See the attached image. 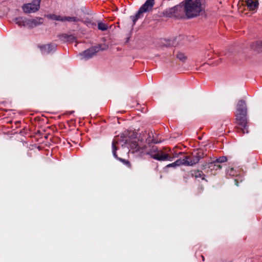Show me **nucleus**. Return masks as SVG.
<instances>
[{
    "mask_svg": "<svg viewBox=\"0 0 262 262\" xmlns=\"http://www.w3.org/2000/svg\"><path fill=\"white\" fill-rule=\"evenodd\" d=\"M184 10L188 18L195 17L204 10L201 0H185Z\"/></svg>",
    "mask_w": 262,
    "mask_h": 262,
    "instance_id": "f257e3e1",
    "label": "nucleus"
},
{
    "mask_svg": "<svg viewBox=\"0 0 262 262\" xmlns=\"http://www.w3.org/2000/svg\"><path fill=\"white\" fill-rule=\"evenodd\" d=\"M235 116L237 129L244 134L246 128V104L244 100H241L238 101Z\"/></svg>",
    "mask_w": 262,
    "mask_h": 262,
    "instance_id": "f03ea898",
    "label": "nucleus"
},
{
    "mask_svg": "<svg viewBox=\"0 0 262 262\" xmlns=\"http://www.w3.org/2000/svg\"><path fill=\"white\" fill-rule=\"evenodd\" d=\"M144 155L150 156L151 158L160 161L173 160V157H172L169 154H166L162 151L159 150L158 148L156 146H152L150 149L146 150V146H144Z\"/></svg>",
    "mask_w": 262,
    "mask_h": 262,
    "instance_id": "7ed1b4c3",
    "label": "nucleus"
},
{
    "mask_svg": "<svg viewBox=\"0 0 262 262\" xmlns=\"http://www.w3.org/2000/svg\"><path fill=\"white\" fill-rule=\"evenodd\" d=\"M205 157V154L202 149H198L193 155L192 158L186 156L184 158V165L192 166L199 163L200 160Z\"/></svg>",
    "mask_w": 262,
    "mask_h": 262,
    "instance_id": "20e7f679",
    "label": "nucleus"
},
{
    "mask_svg": "<svg viewBox=\"0 0 262 262\" xmlns=\"http://www.w3.org/2000/svg\"><path fill=\"white\" fill-rule=\"evenodd\" d=\"M40 3V0H33L31 3L24 5L22 8L25 13H34L39 9Z\"/></svg>",
    "mask_w": 262,
    "mask_h": 262,
    "instance_id": "39448f33",
    "label": "nucleus"
},
{
    "mask_svg": "<svg viewBox=\"0 0 262 262\" xmlns=\"http://www.w3.org/2000/svg\"><path fill=\"white\" fill-rule=\"evenodd\" d=\"M100 46L92 47L83 52L79 53V56L81 57L82 59L88 60L91 58L100 50Z\"/></svg>",
    "mask_w": 262,
    "mask_h": 262,
    "instance_id": "423d86ee",
    "label": "nucleus"
},
{
    "mask_svg": "<svg viewBox=\"0 0 262 262\" xmlns=\"http://www.w3.org/2000/svg\"><path fill=\"white\" fill-rule=\"evenodd\" d=\"M258 0H247V16L256 13L258 8Z\"/></svg>",
    "mask_w": 262,
    "mask_h": 262,
    "instance_id": "0eeeda50",
    "label": "nucleus"
},
{
    "mask_svg": "<svg viewBox=\"0 0 262 262\" xmlns=\"http://www.w3.org/2000/svg\"><path fill=\"white\" fill-rule=\"evenodd\" d=\"M42 22L43 19L41 17H36L34 19H27L26 18L25 25L29 28H33L42 24Z\"/></svg>",
    "mask_w": 262,
    "mask_h": 262,
    "instance_id": "6e6552de",
    "label": "nucleus"
},
{
    "mask_svg": "<svg viewBox=\"0 0 262 262\" xmlns=\"http://www.w3.org/2000/svg\"><path fill=\"white\" fill-rule=\"evenodd\" d=\"M57 46L54 43H50L39 47L40 50L43 54H48L54 53L56 50Z\"/></svg>",
    "mask_w": 262,
    "mask_h": 262,
    "instance_id": "1a4fd4ad",
    "label": "nucleus"
},
{
    "mask_svg": "<svg viewBox=\"0 0 262 262\" xmlns=\"http://www.w3.org/2000/svg\"><path fill=\"white\" fill-rule=\"evenodd\" d=\"M227 160V158L225 156H222L220 157L219 158H217L215 161H214L213 162H211L209 163V167L211 168L213 166L215 167H214V169H218L221 168V166L220 165V163H224L226 162Z\"/></svg>",
    "mask_w": 262,
    "mask_h": 262,
    "instance_id": "9d476101",
    "label": "nucleus"
},
{
    "mask_svg": "<svg viewBox=\"0 0 262 262\" xmlns=\"http://www.w3.org/2000/svg\"><path fill=\"white\" fill-rule=\"evenodd\" d=\"M117 143V142H116L115 140H114L112 143V153L114 157L121 161L122 163H123L124 164H125L127 166H129L130 163L128 160H126L125 159H122L121 158H119L118 157L116 151L117 150V147L116 146V144Z\"/></svg>",
    "mask_w": 262,
    "mask_h": 262,
    "instance_id": "9b49d317",
    "label": "nucleus"
},
{
    "mask_svg": "<svg viewBox=\"0 0 262 262\" xmlns=\"http://www.w3.org/2000/svg\"><path fill=\"white\" fill-rule=\"evenodd\" d=\"M129 147L133 150V152H139L141 154L144 152V146H140L136 141L130 142L129 144Z\"/></svg>",
    "mask_w": 262,
    "mask_h": 262,
    "instance_id": "f8f14e48",
    "label": "nucleus"
},
{
    "mask_svg": "<svg viewBox=\"0 0 262 262\" xmlns=\"http://www.w3.org/2000/svg\"><path fill=\"white\" fill-rule=\"evenodd\" d=\"M58 37L61 41L63 42H73L76 40L74 35L66 33L59 34Z\"/></svg>",
    "mask_w": 262,
    "mask_h": 262,
    "instance_id": "ddd939ff",
    "label": "nucleus"
},
{
    "mask_svg": "<svg viewBox=\"0 0 262 262\" xmlns=\"http://www.w3.org/2000/svg\"><path fill=\"white\" fill-rule=\"evenodd\" d=\"M154 5L155 0H146L140 8L144 11V12H146L151 10Z\"/></svg>",
    "mask_w": 262,
    "mask_h": 262,
    "instance_id": "4468645a",
    "label": "nucleus"
},
{
    "mask_svg": "<svg viewBox=\"0 0 262 262\" xmlns=\"http://www.w3.org/2000/svg\"><path fill=\"white\" fill-rule=\"evenodd\" d=\"M250 46L253 50L258 53L262 52V40L255 41L250 45Z\"/></svg>",
    "mask_w": 262,
    "mask_h": 262,
    "instance_id": "2eb2a0df",
    "label": "nucleus"
},
{
    "mask_svg": "<svg viewBox=\"0 0 262 262\" xmlns=\"http://www.w3.org/2000/svg\"><path fill=\"white\" fill-rule=\"evenodd\" d=\"M178 8H179V7L174 6L166 9L164 12V15L168 17H175V12L178 10Z\"/></svg>",
    "mask_w": 262,
    "mask_h": 262,
    "instance_id": "dca6fc26",
    "label": "nucleus"
},
{
    "mask_svg": "<svg viewBox=\"0 0 262 262\" xmlns=\"http://www.w3.org/2000/svg\"><path fill=\"white\" fill-rule=\"evenodd\" d=\"M176 7H179L180 8H177V10L175 12V17L178 19H182L184 17V12H185L184 7H183L181 5H177Z\"/></svg>",
    "mask_w": 262,
    "mask_h": 262,
    "instance_id": "f3484780",
    "label": "nucleus"
},
{
    "mask_svg": "<svg viewBox=\"0 0 262 262\" xmlns=\"http://www.w3.org/2000/svg\"><path fill=\"white\" fill-rule=\"evenodd\" d=\"M14 21L19 27H26L25 24L26 18L24 17H19L14 19Z\"/></svg>",
    "mask_w": 262,
    "mask_h": 262,
    "instance_id": "a211bd4d",
    "label": "nucleus"
},
{
    "mask_svg": "<svg viewBox=\"0 0 262 262\" xmlns=\"http://www.w3.org/2000/svg\"><path fill=\"white\" fill-rule=\"evenodd\" d=\"M184 158L183 159H180L177 160V161H176L174 162H173L172 163L168 164L167 165V167H176V166L184 165Z\"/></svg>",
    "mask_w": 262,
    "mask_h": 262,
    "instance_id": "6ab92c4d",
    "label": "nucleus"
},
{
    "mask_svg": "<svg viewBox=\"0 0 262 262\" xmlns=\"http://www.w3.org/2000/svg\"><path fill=\"white\" fill-rule=\"evenodd\" d=\"M63 21H68L69 22H78L80 21V19L75 16H63Z\"/></svg>",
    "mask_w": 262,
    "mask_h": 262,
    "instance_id": "aec40b11",
    "label": "nucleus"
},
{
    "mask_svg": "<svg viewBox=\"0 0 262 262\" xmlns=\"http://www.w3.org/2000/svg\"><path fill=\"white\" fill-rule=\"evenodd\" d=\"M192 175H193L196 178H201L202 180L205 179V174L202 171H194L192 173Z\"/></svg>",
    "mask_w": 262,
    "mask_h": 262,
    "instance_id": "412c9836",
    "label": "nucleus"
},
{
    "mask_svg": "<svg viewBox=\"0 0 262 262\" xmlns=\"http://www.w3.org/2000/svg\"><path fill=\"white\" fill-rule=\"evenodd\" d=\"M48 17L52 20H55L57 21H63V16H61L60 15H57L55 14H51L49 15Z\"/></svg>",
    "mask_w": 262,
    "mask_h": 262,
    "instance_id": "4be33fe9",
    "label": "nucleus"
},
{
    "mask_svg": "<svg viewBox=\"0 0 262 262\" xmlns=\"http://www.w3.org/2000/svg\"><path fill=\"white\" fill-rule=\"evenodd\" d=\"M98 28L101 31H105L107 29L108 26L106 24L102 21H99L98 23Z\"/></svg>",
    "mask_w": 262,
    "mask_h": 262,
    "instance_id": "5701e85b",
    "label": "nucleus"
},
{
    "mask_svg": "<svg viewBox=\"0 0 262 262\" xmlns=\"http://www.w3.org/2000/svg\"><path fill=\"white\" fill-rule=\"evenodd\" d=\"M244 180V177L239 176H237L236 178L234 180L235 184L236 186H238L239 183L242 182Z\"/></svg>",
    "mask_w": 262,
    "mask_h": 262,
    "instance_id": "b1692460",
    "label": "nucleus"
},
{
    "mask_svg": "<svg viewBox=\"0 0 262 262\" xmlns=\"http://www.w3.org/2000/svg\"><path fill=\"white\" fill-rule=\"evenodd\" d=\"M177 57L182 61H185L186 59V56L183 53H179L177 55Z\"/></svg>",
    "mask_w": 262,
    "mask_h": 262,
    "instance_id": "393cba45",
    "label": "nucleus"
},
{
    "mask_svg": "<svg viewBox=\"0 0 262 262\" xmlns=\"http://www.w3.org/2000/svg\"><path fill=\"white\" fill-rule=\"evenodd\" d=\"M144 12V11L141 8H139L138 11L136 13L135 15L137 16V17L139 18L141 17V15Z\"/></svg>",
    "mask_w": 262,
    "mask_h": 262,
    "instance_id": "a878e982",
    "label": "nucleus"
},
{
    "mask_svg": "<svg viewBox=\"0 0 262 262\" xmlns=\"http://www.w3.org/2000/svg\"><path fill=\"white\" fill-rule=\"evenodd\" d=\"M130 18L133 20V25H135L137 20L139 19L135 15L130 16Z\"/></svg>",
    "mask_w": 262,
    "mask_h": 262,
    "instance_id": "bb28decb",
    "label": "nucleus"
},
{
    "mask_svg": "<svg viewBox=\"0 0 262 262\" xmlns=\"http://www.w3.org/2000/svg\"><path fill=\"white\" fill-rule=\"evenodd\" d=\"M152 142L154 143H155V144H158V143H159L160 142V141H158V140L153 139V140H152Z\"/></svg>",
    "mask_w": 262,
    "mask_h": 262,
    "instance_id": "cd10ccee",
    "label": "nucleus"
},
{
    "mask_svg": "<svg viewBox=\"0 0 262 262\" xmlns=\"http://www.w3.org/2000/svg\"><path fill=\"white\" fill-rule=\"evenodd\" d=\"M202 256V258H203V260H204V257L203 256Z\"/></svg>",
    "mask_w": 262,
    "mask_h": 262,
    "instance_id": "c85d7f7f",
    "label": "nucleus"
},
{
    "mask_svg": "<svg viewBox=\"0 0 262 262\" xmlns=\"http://www.w3.org/2000/svg\"><path fill=\"white\" fill-rule=\"evenodd\" d=\"M174 157H178V155H176V156H174Z\"/></svg>",
    "mask_w": 262,
    "mask_h": 262,
    "instance_id": "c756f323",
    "label": "nucleus"
}]
</instances>
